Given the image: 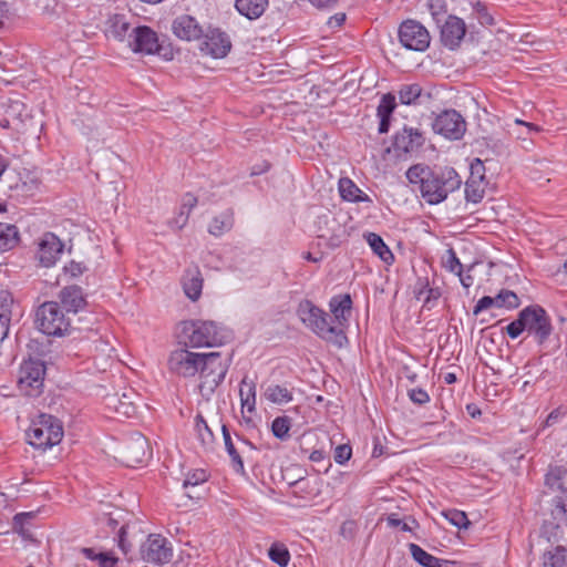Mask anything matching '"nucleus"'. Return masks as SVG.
Returning <instances> with one entry per match:
<instances>
[{"mask_svg":"<svg viewBox=\"0 0 567 567\" xmlns=\"http://www.w3.org/2000/svg\"><path fill=\"white\" fill-rule=\"evenodd\" d=\"M406 178L411 184L417 185L421 196L430 205L442 203L462 185L460 175L450 166L430 167L416 164L408 169Z\"/></svg>","mask_w":567,"mask_h":567,"instance_id":"nucleus-1","label":"nucleus"},{"mask_svg":"<svg viewBox=\"0 0 567 567\" xmlns=\"http://www.w3.org/2000/svg\"><path fill=\"white\" fill-rule=\"evenodd\" d=\"M181 338L188 348L220 347L231 339V332L214 320H186L181 323Z\"/></svg>","mask_w":567,"mask_h":567,"instance_id":"nucleus-2","label":"nucleus"},{"mask_svg":"<svg viewBox=\"0 0 567 567\" xmlns=\"http://www.w3.org/2000/svg\"><path fill=\"white\" fill-rule=\"evenodd\" d=\"M505 329L511 339H517L526 331L542 346L550 337L553 324L546 310L538 305H533L522 309L517 318Z\"/></svg>","mask_w":567,"mask_h":567,"instance_id":"nucleus-3","label":"nucleus"},{"mask_svg":"<svg viewBox=\"0 0 567 567\" xmlns=\"http://www.w3.org/2000/svg\"><path fill=\"white\" fill-rule=\"evenodd\" d=\"M301 322L321 339L342 348L348 343L343 329L332 326L328 313L315 306L310 300H302L297 308Z\"/></svg>","mask_w":567,"mask_h":567,"instance_id":"nucleus-4","label":"nucleus"},{"mask_svg":"<svg viewBox=\"0 0 567 567\" xmlns=\"http://www.w3.org/2000/svg\"><path fill=\"white\" fill-rule=\"evenodd\" d=\"M28 442L35 449L48 450L59 444L63 437L61 421L49 414H40L27 432Z\"/></svg>","mask_w":567,"mask_h":567,"instance_id":"nucleus-5","label":"nucleus"},{"mask_svg":"<svg viewBox=\"0 0 567 567\" xmlns=\"http://www.w3.org/2000/svg\"><path fill=\"white\" fill-rule=\"evenodd\" d=\"M204 360L200 363L199 374L200 383L199 391L203 395L212 394L215 389L224 381L231 358L226 360L221 359L220 352L204 353Z\"/></svg>","mask_w":567,"mask_h":567,"instance_id":"nucleus-6","label":"nucleus"},{"mask_svg":"<svg viewBox=\"0 0 567 567\" xmlns=\"http://www.w3.org/2000/svg\"><path fill=\"white\" fill-rule=\"evenodd\" d=\"M35 326L44 334L60 337L68 332L70 319L58 302L47 301L37 309Z\"/></svg>","mask_w":567,"mask_h":567,"instance_id":"nucleus-7","label":"nucleus"},{"mask_svg":"<svg viewBox=\"0 0 567 567\" xmlns=\"http://www.w3.org/2000/svg\"><path fill=\"white\" fill-rule=\"evenodd\" d=\"M45 367L39 360L29 359L21 363L18 388L28 396H38L42 392Z\"/></svg>","mask_w":567,"mask_h":567,"instance_id":"nucleus-8","label":"nucleus"},{"mask_svg":"<svg viewBox=\"0 0 567 567\" xmlns=\"http://www.w3.org/2000/svg\"><path fill=\"white\" fill-rule=\"evenodd\" d=\"M398 37L400 43L411 51L424 52L431 43L427 29L413 19H408L400 24Z\"/></svg>","mask_w":567,"mask_h":567,"instance_id":"nucleus-9","label":"nucleus"},{"mask_svg":"<svg viewBox=\"0 0 567 567\" xmlns=\"http://www.w3.org/2000/svg\"><path fill=\"white\" fill-rule=\"evenodd\" d=\"M433 131L451 141L461 140L466 132V122L455 110H444L432 123Z\"/></svg>","mask_w":567,"mask_h":567,"instance_id":"nucleus-10","label":"nucleus"},{"mask_svg":"<svg viewBox=\"0 0 567 567\" xmlns=\"http://www.w3.org/2000/svg\"><path fill=\"white\" fill-rule=\"evenodd\" d=\"M204 353L188 350V347L173 351L168 359L169 370L183 378L195 377L204 360Z\"/></svg>","mask_w":567,"mask_h":567,"instance_id":"nucleus-11","label":"nucleus"},{"mask_svg":"<svg viewBox=\"0 0 567 567\" xmlns=\"http://www.w3.org/2000/svg\"><path fill=\"white\" fill-rule=\"evenodd\" d=\"M567 476V468L563 466H549L545 475V485L551 492H560L554 498L555 509L554 515L556 518L567 517V488H565V478Z\"/></svg>","mask_w":567,"mask_h":567,"instance_id":"nucleus-12","label":"nucleus"},{"mask_svg":"<svg viewBox=\"0 0 567 567\" xmlns=\"http://www.w3.org/2000/svg\"><path fill=\"white\" fill-rule=\"evenodd\" d=\"M141 554L145 561L163 565L171 560L173 549L165 537L158 534H152L142 545Z\"/></svg>","mask_w":567,"mask_h":567,"instance_id":"nucleus-13","label":"nucleus"},{"mask_svg":"<svg viewBox=\"0 0 567 567\" xmlns=\"http://www.w3.org/2000/svg\"><path fill=\"white\" fill-rule=\"evenodd\" d=\"M127 47L134 53L154 54L159 50L158 35L147 25H135Z\"/></svg>","mask_w":567,"mask_h":567,"instance_id":"nucleus-14","label":"nucleus"},{"mask_svg":"<svg viewBox=\"0 0 567 567\" xmlns=\"http://www.w3.org/2000/svg\"><path fill=\"white\" fill-rule=\"evenodd\" d=\"M64 245L53 233L43 234L38 240L37 258L41 266L52 267L59 260Z\"/></svg>","mask_w":567,"mask_h":567,"instance_id":"nucleus-15","label":"nucleus"},{"mask_svg":"<svg viewBox=\"0 0 567 567\" xmlns=\"http://www.w3.org/2000/svg\"><path fill=\"white\" fill-rule=\"evenodd\" d=\"M199 48L204 54L221 59L230 51L231 42L225 32L214 29L204 37Z\"/></svg>","mask_w":567,"mask_h":567,"instance_id":"nucleus-16","label":"nucleus"},{"mask_svg":"<svg viewBox=\"0 0 567 567\" xmlns=\"http://www.w3.org/2000/svg\"><path fill=\"white\" fill-rule=\"evenodd\" d=\"M466 33V25L463 19L456 16H449L441 27V41L445 48L455 50L460 47Z\"/></svg>","mask_w":567,"mask_h":567,"instance_id":"nucleus-17","label":"nucleus"},{"mask_svg":"<svg viewBox=\"0 0 567 567\" xmlns=\"http://www.w3.org/2000/svg\"><path fill=\"white\" fill-rule=\"evenodd\" d=\"M424 143L422 131L404 126L394 136L393 147L398 153H411L417 151Z\"/></svg>","mask_w":567,"mask_h":567,"instance_id":"nucleus-18","label":"nucleus"},{"mask_svg":"<svg viewBox=\"0 0 567 567\" xmlns=\"http://www.w3.org/2000/svg\"><path fill=\"white\" fill-rule=\"evenodd\" d=\"M148 442L142 434L133 435L125 444L123 458L127 466H136L145 461Z\"/></svg>","mask_w":567,"mask_h":567,"instance_id":"nucleus-19","label":"nucleus"},{"mask_svg":"<svg viewBox=\"0 0 567 567\" xmlns=\"http://www.w3.org/2000/svg\"><path fill=\"white\" fill-rule=\"evenodd\" d=\"M399 100L404 105H422L433 99L431 90H424L417 83L403 84L398 91Z\"/></svg>","mask_w":567,"mask_h":567,"instance_id":"nucleus-20","label":"nucleus"},{"mask_svg":"<svg viewBox=\"0 0 567 567\" xmlns=\"http://www.w3.org/2000/svg\"><path fill=\"white\" fill-rule=\"evenodd\" d=\"M173 33L186 41L198 39L202 34V28L195 18L183 14L177 17L172 24Z\"/></svg>","mask_w":567,"mask_h":567,"instance_id":"nucleus-21","label":"nucleus"},{"mask_svg":"<svg viewBox=\"0 0 567 567\" xmlns=\"http://www.w3.org/2000/svg\"><path fill=\"white\" fill-rule=\"evenodd\" d=\"M203 276L198 267L188 268L182 279V285L185 295L192 300L196 301L202 296L203 290Z\"/></svg>","mask_w":567,"mask_h":567,"instance_id":"nucleus-22","label":"nucleus"},{"mask_svg":"<svg viewBox=\"0 0 567 567\" xmlns=\"http://www.w3.org/2000/svg\"><path fill=\"white\" fill-rule=\"evenodd\" d=\"M352 300L350 295H339L331 298L329 302L330 311L332 312L336 322L338 323L336 327L342 329V327L348 322V319L351 313Z\"/></svg>","mask_w":567,"mask_h":567,"instance_id":"nucleus-23","label":"nucleus"},{"mask_svg":"<svg viewBox=\"0 0 567 567\" xmlns=\"http://www.w3.org/2000/svg\"><path fill=\"white\" fill-rule=\"evenodd\" d=\"M134 27L125 14H114L109 19V33L121 42L128 44Z\"/></svg>","mask_w":567,"mask_h":567,"instance_id":"nucleus-24","label":"nucleus"},{"mask_svg":"<svg viewBox=\"0 0 567 567\" xmlns=\"http://www.w3.org/2000/svg\"><path fill=\"white\" fill-rule=\"evenodd\" d=\"M60 300L68 312H78L85 307V299L82 289L76 286H69L60 291Z\"/></svg>","mask_w":567,"mask_h":567,"instance_id":"nucleus-25","label":"nucleus"},{"mask_svg":"<svg viewBox=\"0 0 567 567\" xmlns=\"http://www.w3.org/2000/svg\"><path fill=\"white\" fill-rule=\"evenodd\" d=\"M538 567H567V546L556 545L546 548Z\"/></svg>","mask_w":567,"mask_h":567,"instance_id":"nucleus-26","label":"nucleus"},{"mask_svg":"<svg viewBox=\"0 0 567 567\" xmlns=\"http://www.w3.org/2000/svg\"><path fill=\"white\" fill-rule=\"evenodd\" d=\"M339 193L342 199L352 203H371V198L348 177L339 179Z\"/></svg>","mask_w":567,"mask_h":567,"instance_id":"nucleus-27","label":"nucleus"},{"mask_svg":"<svg viewBox=\"0 0 567 567\" xmlns=\"http://www.w3.org/2000/svg\"><path fill=\"white\" fill-rule=\"evenodd\" d=\"M409 550L413 559L423 567H451L454 564L451 560L441 559L429 554L416 544H410Z\"/></svg>","mask_w":567,"mask_h":567,"instance_id":"nucleus-28","label":"nucleus"},{"mask_svg":"<svg viewBox=\"0 0 567 567\" xmlns=\"http://www.w3.org/2000/svg\"><path fill=\"white\" fill-rule=\"evenodd\" d=\"M221 431H223L225 449L227 451L228 456L230 457L231 468L237 474L245 475L246 471H245V465H244V461L241 457V451L237 446H235L226 425H223Z\"/></svg>","mask_w":567,"mask_h":567,"instance_id":"nucleus-29","label":"nucleus"},{"mask_svg":"<svg viewBox=\"0 0 567 567\" xmlns=\"http://www.w3.org/2000/svg\"><path fill=\"white\" fill-rule=\"evenodd\" d=\"M235 6L240 14L254 20L265 12L268 0H236Z\"/></svg>","mask_w":567,"mask_h":567,"instance_id":"nucleus-30","label":"nucleus"},{"mask_svg":"<svg viewBox=\"0 0 567 567\" xmlns=\"http://www.w3.org/2000/svg\"><path fill=\"white\" fill-rule=\"evenodd\" d=\"M367 243L372 251L385 264L391 265L394 256L390 248L385 245L384 240L375 233H368L364 235Z\"/></svg>","mask_w":567,"mask_h":567,"instance_id":"nucleus-31","label":"nucleus"},{"mask_svg":"<svg viewBox=\"0 0 567 567\" xmlns=\"http://www.w3.org/2000/svg\"><path fill=\"white\" fill-rule=\"evenodd\" d=\"M19 241L17 226L0 223V252L12 249Z\"/></svg>","mask_w":567,"mask_h":567,"instance_id":"nucleus-32","label":"nucleus"},{"mask_svg":"<svg viewBox=\"0 0 567 567\" xmlns=\"http://www.w3.org/2000/svg\"><path fill=\"white\" fill-rule=\"evenodd\" d=\"M239 396L241 406L246 408L248 412L255 411L256 405V384L244 378L240 382Z\"/></svg>","mask_w":567,"mask_h":567,"instance_id":"nucleus-33","label":"nucleus"},{"mask_svg":"<svg viewBox=\"0 0 567 567\" xmlns=\"http://www.w3.org/2000/svg\"><path fill=\"white\" fill-rule=\"evenodd\" d=\"M265 398L275 404H285L292 401V392L285 385L270 384L265 391Z\"/></svg>","mask_w":567,"mask_h":567,"instance_id":"nucleus-34","label":"nucleus"},{"mask_svg":"<svg viewBox=\"0 0 567 567\" xmlns=\"http://www.w3.org/2000/svg\"><path fill=\"white\" fill-rule=\"evenodd\" d=\"M195 432L203 446H212L215 441V436L202 414H197L195 417Z\"/></svg>","mask_w":567,"mask_h":567,"instance_id":"nucleus-35","label":"nucleus"},{"mask_svg":"<svg viewBox=\"0 0 567 567\" xmlns=\"http://www.w3.org/2000/svg\"><path fill=\"white\" fill-rule=\"evenodd\" d=\"M269 559L280 567H287L290 561V553L282 543H274L268 549Z\"/></svg>","mask_w":567,"mask_h":567,"instance_id":"nucleus-36","label":"nucleus"},{"mask_svg":"<svg viewBox=\"0 0 567 567\" xmlns=\"http://www.w3.org/2000/svg\"><path fill=\"white\" fill-rule=\"evenodd\" d=\"M485 188L483 182L476 178H468L465 182V198L474 204L481 202L484 197Z\"/></svg>","mask_w":567,"mask_h":567,"instance_id":"nucleus-37","label":"nucleus"},{"mask_svg":"<svg viewBox=\"0 0 567 567\" xmlns=\"http://www.w3.org/2000/svg\"><path fill=\"white\" fill-rule=\"evenodd\" d=\"M496 308H505L508 310L516 309L520 306L518 296L508 289H502L495 296Z\"/></svg>","mask_w":567,"mask_h":567,"instance_id":"nucleus-38","label":"nucleus"},{"mask_svg":"<svg viewBox=\"0 0 567 567\" xmlns=\"http://www.w3.org/2000/svg\"><path fill=\"white\" fill-rule=\"evenodd\" d=\"M233 227V216L229 213H224L220 216L215 217L209 227L208 231L214 236H220L225 231H228Z\"/></svg>","mask_w":567,"mask_h":567,"instance_id":"nucleus-39","label":"nucleus"},{"mask_svg":"<svg viewBox=\"0 0 567 567\" xmlns=\"http://www.w3.org/2000/svg\"><path fill=\"white\" fill-rule=\"evenodd\" d=\"M290 427L291 419L286 415L277 416L271 424L272 434L281 441H285L289 437Z\"/></svg>","mask_w":567,"mask_h":567,"instance_id":"nucleus-40","label":"nucleus"},{"mask_svg":"<svg viewBox=\"0 0 567 567\" xmlns=\"http://www.w3.org/2000/svg\"><path fill=\"white\" fill-rule=\"evenodd\" d=\"M197 205V198L193 194H186L182 199V206L178 217L176 218V224L182 228L190 214V210Z\"/></svg>","mask_w":567,"mask_h":567,"instance_id":"nucleus-41","label":"nucleus"},{"mask_svg":"<svg viewBox=\"0 0 567 567\" xmlns=\"http://www.w3.org/2000/svg\"><path fill=\"white\" fill-rule=\"evenodd\" d=\"M396 107L395 96L391 93L382 95L380 103L377 107V116H392Z\"/></svg>","mask_w":567,"mask_h":567,"instance_id":"nucleus-42","label":"nucleus"},{"mask_svg":"<svg viewBox=\"0 0 567 567\" xmlns=\"http://www.w3.org/2000/svg\"><path fill=\"white\" fill-rule=\"evenodd\" d=\"M426 7L436 23H440L447 12L445 0H427Z\"/></svg>","mask_w":567,"mask_h":567,"instance_id":"nucleus-43","label":"nucleus"},{"mask_svg":"<svg viewBox=\"0 0 567 567\" xmlns=\"http://www.w3.org/2000/svg\"><path fill=\"white\" fill-rule=\"evenodd\" d=\"M445 518L457 528H467L470 520L466 514L458 509H451L444 513Z\"/></svg>","mask_w":567,"mask_h":567,"instance_id":"nucleus-44","label":"nucleus"},{"mask_svg":"<svg viewBox=\"0 0 567 567\" xmlns=\"http://www.w3.org/2000/svg\"><path fill=\"white\" fill-rule=\"evenodd\" d=\"M473 9H474L476 18L481 24L493 25L495 23L493 16L489 13L487 7L483 2H481V1L474 2Z\"/></svg>","mask_w":567,"mask_h":567,"instance_id":"nucleus-45","label":"nucleus"},{"mask_svg":"<svg viewBox=\"0 0 567 567\" xmlns=\"http://www.w3.org/2000/svg\"><path fill=\"white\" fill-rule=\"evenodd\" d=\"M207 481V474L204 470H197L193 473H189L186 480L183 483L184 488H188L189 486H197Z\"/></svg>","mask_w":567,"mask_h":567,"instance_id":"nucleus-46","label":"nucleus"},{"mask_svg":"<svg viewBox=\"0 0 567 567\" xmlns=\"http://www.w3.org/2000/svg\"><path fill=\"white\" fill-rule=\"evenodd\" d=\"M444 267L453 272H462L463 265L461 264L460 259L457 258L455 251L453 249L447 250L446 259L444 260Z\"/></svg>","mask_w":567,"mask_h":567,"instance_id":"nucleus-47","label":"nucleus"},{"mask_svg":"<svg viewBox=\"0 0 567 567\" xmlns=\"http://www.w3.org/2000/svg\"><path fill=\"white\" fill-rule=\"evenodd\" d=\"M352 456V447L348 444L338 445L334 449L333 458L338 464L347 463Z\"/></svg>","mask_w":567,"mask_h":567,"instance_id":"nucleus-48","label":"nucleus"},{"mask_svg":"<svg viewBox=\"0 0 567 567\" xmlns=\"http://www.w3.org/2000/svg\"><path fill=\"white\" fill-rule=\"evenodd\" d=\"M408 395L413 403L419 405H423L430 402L429 393L421 388H413L409 390Z\"/></svg>","mask_w":567,"mask_h":567,"instance_id":"nucleus-49","label":"nucleus"},{"mask_svg":"<svg viewBox=\"0 0 567 567\" xmlns=\"http://www.w3.org/2000/svg\"><path fill=\"white\" fill-rule=\"evenodd\" d=\"M492 307H496L495 297L484 296L475 305V307L473 309V315L477 316L478 313H481Z\"/></svg>","mask_w":567,"mask_h":567,"instance_id":"nucleus-50","label":"nucleus"},{"mask_svg":"<svg viewBox=\"0 0 567 567\" xmlns=\"http://www.w3.org/2000/svg\"><path fill=\"white\" fill-rule=\"evenodd\" d=\"M346 240V229L337 225L336 234L328 238V246L338 248Z\"/></svg>","mask_w":567,"mask_h":567,"instance_id":"nucleus-51","label":"nucleus"},{"mask_svg":"<svg viewBox=\"0 0 567 567\" xmlns=\"http://www.w3.org/2000/svg\"><path fill=\"white\" fill-rule=\"evenodd\" d=\"M117 558L111 551H99L97 564L100 567H115Z\"/></svg>","mask_w":567,"mask_h":567,"instance_id":"nucleus-52","label":"nucleus"},{"mask_svg":"<svg viewBox=\"0 0 567 567\" xmlns=\"http://www.w3.org/2000/svg\"><path fill=\"white\" fill-rule=\"evenodd\" d=\"M386 523L390 527H400L403 532H412L413 529V526L400 519L394 513L388 515Z\"/></svg>","mask_w":567,"mask_h":567,"instance_id":"nucleus-53","label":"nucleus"},{"mask_svg":"<svg viewBox=\"0 0 567 567\" xmlns=\"http://www.w3.org/2000/svg\"><path fill=\"white\" fill-rule=\"evenodd\" d=\"M484 171H485V167H484L483 162L480 158H476L471 164V175L468 178H476V179H480L483 182L484 181Z\"/></svg>","mask_w":567,"mask_h":567,"instance_id":"nucleus-54","label":"nucleus"},{"mask_svg":"<svg viewBox=\"0 0 567 567\" xmlns=\"http://www.w3.org/2000/svg\"><path fill=\"white\" fill-rule=\"evenodd\" d=\"M12 305V297L8 291L0 292V308L1 312L8 313L10 317V306Z\"/></svg>","mask_w":567,"mask_h":567,"instance_id":"nucleus-55","label":"nucleus"},{"mask_svg":"<svg viewBox=\"0 0 567 567\" xmlns=\"http://www.w3.org/2000/svg\"><path fill=\"white\" fill-rule=\"evenodd\" d=\"M84 267L82 264L71 261L69 265L64 267V271L70 274L71 277H78L83 274Z\"/></svg>","mask_w":567,"mask_h":567,"instance_id":"nucleus-56","label":"nucleus"},{"mask_svg":"<svg viewBox=\"0 0 567 567\" xmlns=\"http://www.w3.org/2000/svg\"><path fill=\"white\" fill-rule=\"evenodd\" d=\"M126 537V527L122 526L118 532V547L124 554L128 553L130 545L125 540Z\"/></svg>","mask_w":567,"mask_h":567,"instance_id":"nucleus-57","label":"nucleus"},{"mask_svg":"<svg viewBox=\"0 0 567 567\" xmlns=\"http://www.w3.org/2000/svg\"><path fill=\"white\" fill-rule=\"evenodd\" d=\"M456 276L460 278V282L464 288H470L474 282V278L470 274V270L466 274L462 270V272H457Z\"/></svg>","mask_w":567,"mask_h":567,"instance_id":"nucleus-58","label":"nucleus"},{"mask_svg":"<svg viewBox=\"0 0 567 567\" xmlns=\"http://www.w3.org/2000/svg\"><path fill=\"white\" fill-rule=\"evenodd\" d=\"M426 292H427V296L424 300V307L431 308L432 301H436L441 293L437 289H432V288L427 289Z\"/></svg>","mask_w":567,"mask_h":567,"instance_id":"nucleus-59","label":"nucleus"},{"mask_svg":"<svg viewBox=\"0 0 567 567\" xmlns=\"http://www.w3.org/2000/svg\"><path fill=\"white\" fill-rule=\"evenodd\" d=\"M82 555L90 560L97 561L99 551L95 548L83 547L81 548Z\"/></svg>","mask_w":567,"mask_h":567,"instance_id":"nucleus-60","label":"nucleus"},{"mask_svg":"<svg viewBox=\"0 0 567 567\" xmlns=\"http://www.w3.org/2000/svg\"><path fill=\"white\" fill-rule=\"evenodd\" d=\"M378 117L380 120L379 128H378L379 133L380 134L388 133L389 128H390L391 117L390 116H378Z\"/></svg>","mask_w":567,"mask_h":567,"instance_id":"nucleus-61","label":"nucleus"},{"mask_svg":"<svg viewBox=\"0 0 567 567\" xmlns=\"http://www.w3.org/2000/svg\"><path fill=\"white\" fill-rule=\"evenodd\" d=\"M9 18V6L6 1H0V28L3 27L4 21Z\"/></svg>","mask_w":567,"mask_h":567,"instance_id":"nucleus-62","label":"nucleus"},{"mask_svg":"<svg viewBox=\"0 0 567 567\" xmlns=\"http://www.w3.org/2000/svg\"><path fill=\"white\" fill-rule=\"evenodd\" d=\"M346 20V16L344 14H336L333 17H331L328 21V24L330 27H338V25H341Z\"/></svg>","mask_w":567,"mask_h":567,"instance_id":"nucleus-63","label":"nucleus"},{"mask_svg":"<svg viewBox=\"0 0 567 567\" xmlns=\"http://www.w3.org/2000/svg\"><path fill=\"white\" fill-rule=\"evenodd\" d=\"M466 410L468 414L474 419L481 415V410L475 404H468Z\"/></svg>","mask_w":567,"mask_h":567,"instance_id":"nucleus-64","label":"nucleus"}]
</instances>
